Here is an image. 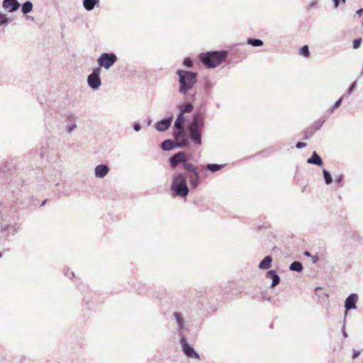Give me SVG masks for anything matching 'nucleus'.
<instances>
[{"label":"nucleus","mask_w":363,"mask_h":363,"mask_svg":"<svg viewBox=\"0 0 363 363\" xmlns=\"http://www.w3.org/2000/svg\"><path fill=\"white\" fill-rule=\"evenodd\" d=\"M205 125V114L198 110L193 114L192 120L186 125V130L189 138L196 146L201 145L202 131Z\"/></svg>","instance_id":"1"},{"label":"nucleus","mask_w":363,"mask_h":363,"mask_svg":"<svg viewBox=\"0 0 363 363\" xmlns=\"http://www.w3.org/2000/svg\"><path fill=\"white\" fill-rule=\"evenodd\" d=\"M182 350L184 355L188 358L199 359V354L194 349V347L187 342L185 335H181L179 338Z\"/></svg>","instance_id":"6"},{"label":"nucleus","mask_w":363,"mask_h":363,"mask_svg":"<svg viewBox=\"0 0 363 363\" xmlns=\"http://www.w3.org/2000/svg\"><path fill=\"white\" fill-rule=\"evenodd\" d=\"M299 54L305 57H308L310 55L308 46L306 45L302 46L299 50Z\"/></svg>","instance_id":"32"},{"label":"nucleus","mask_w":363,"mask_h":363,"mask_svg":"<svg viewBox=\"0 0 363 363\" xmlns=\"http://www.w3.org/2000/svg\"><path fill=\"white\" fill-rule=\"evenodd\" d=\"M110 168L106 164H100L94 168V175L96 178L103 179L109 172Z\"/></svg>","instance_id":"11"},{"label":"nucleus","mask_w":363,"mask_h":363,"mask_svg":"<svg viewBox=\"0 0 363 363\" xmlns=\"http://www.w3.org/2000/svg\"><path fill=\"white\" fill-rule=\"evenodd\" d=\"M100 0H83V6L88 11H92L99 5Z\"/></svg>","instance_id":"15"},{"label":"nucleus","mask_w":363,"mask_h":363,"mask_svg":"<svg viewBox=\"0 0 363 363\" xmlns=\"http://www.w3.org/2000/svg\"><path fill=\"white\" fill-rule=\"evenodd\" d=\"M363 13V9H360L359 10L357 11L356 13L358 15V16H361Z\"/></svg>","instance_id":"50"},{"label":"nucleus","mask_w":363,"mask_h":363,"mask_svg":"<svg viewBox=\"0 0 363 363\" xmlns=\"http://www.w3.org/2000/svg\"><path fill=\"white\" fill-rule=\"evenodd\" d=\"M307 162L308 164H314V165H317V166H322L323 164L322 158L315 151L312 153L311 156L308 159Z\"/></svg>","instance_id":"14"},{"label":"nucleus","mask_w":363,"mask_h":363,"mask_svg":"<svg viewBox=\"0 0 363 363\" xmlns=\"http://www.w3.org/2000/svg\"><path fill=\"white\" fill-rule=\"evenodd\" d=\"M189 179L193 188H196L199 184L200 175L198 172L189 176Z\"/></svg>","instance_id":"20"},{"label":"nucleus","mask_w":363,"mask_h":363,"mask_svg":"<svg viewBox=\"0 0 363 363\" xmlns=\"http://www.w3.org/2000/svg\"><path fill=\"white\" fill-rule=\"evenodd\" d=\"M362 26H363V22H362Z\"/></svg>","instance_id":"55"},{"label":"nucleus","mask_w":363,"mask_h":363,"mask_svg":"<svg viewBox=\"0 0 363 363\" xmlns=\"http://www.w3.org/2000/svg\"><path fill=\"white\" fill-rule=\"evenodd\" d=\"M223 166L224 164H208L206 165V168L211 172H216L220 170Z\"/></svg>","instance_id":"26"},{"label":"nucleus","mask_w":363,"mask_h":363,"mask_svg":"<svg viewBox=\"0 0 363 363\" xmlns=\"http://www.w3.org/2000/svg\"><path fill=\"white\" fill-rule=\"evenodd\" d=\"M118 60L117 55L114 52H103L97 59L99 67L106 69H110Z\"/></svg>","instance_id":"5"},{"label":"nucleus","mask_w":363,"mask_h":363,"mask_svg":"<svg viewBox=\"0 0 363 363\" xmlns=\"http://www.w3.org/2000/svg\"><path fill=\"white\" fill-rule=\"evenodd\" d=\"M173 135L176 140L185 138L184 127L181 128H174Z\"/></svg>","instance_id":"23"},{"label":"nucleus","mask_w":363,"mask_h":363,"mask_svg":"<svg viewBox=\"0 0 363 363\" xmlns=\"http://www.w3.org/2000/svg\"><path fill=\"white\" fill-rule=\"evenodd\" d=\"M193 109L194 106L189 102H186L179 107V111H182L184 114L185 113H191Z\"/></svg>","instance_id":"24"},{"label":"nucleus","mask_w":363,"mask_h":363,"mask_svg":"<svg viewBox=\"0 0 363 363\" xmlns=\"http://www.w3.org/2000/svg\"><path fill=\"white\" fill-rule=\"evenodd\" d=\"M342 101V97H340L338 100L335 101V103L330 109V112L332 113L335 109L337 108L341 105Z\"/></svg>","instance_id":"38"},{"label":"nucleus","mask_w":363,"mask_h":363,"mask_svg":"<svg viewBox=\"0 0 363 363\" xmlns=\"http://www.w3.org/2000/svg\"><path fill=\"white\" fill-rule=\"evenodd\" d=\"M334 4V7L337 8L341 0H332Z\"/></svg>","instance_id":"47"},{"label":"nucleus","mask_w":363,"mask_h":363,"mask_svg":"<svg viewBox=\"0 0 363 363\" xmlns=\"http://www.w3.org/2000/svg\"><path fill=\"white\" fill-rule=\"evenodd\" d=\"M306 146V143H303V142H298L296 144V147L297 149H301V148L305 147Z\"/></svg>","instance_id":"41"},{"label":"nucleus","mask_w":363,"mask_h":363,"mask_svg":"<svg viewBox=\"0 0 363 363\" xmlns=\"http://www.w3.org/2000/svg\"><path fill=\"white\" fill-rule=\"evenodd\" d=\"M2 6L9 12L13 13L19 9L20 4L17 0H3Z\"/></svg>","instance_id":"12"},{"label":"nucleus","mask_w":363,"mask_h":363,"mask_svg":"<svg viewBox=\"0 0 363 363\" xmlns=\"http://www.w3.org/2000/svg\"><path fill=\"white\" fill-rule=\"evenodd\" d=\"M341 1H342L343 4H345V1H346V0H341Z\"/></svg>","instance_id":"53"},{"label":"nucleus","mask_w":363,"mask_h":363,"mask_svg":"<svg viewBox=\"0 0 363 363\" xmlns=\"http://www.w3.org/2000/svg\"><path fill=\"white\" fill-rule=\"evenodd\" d=\"M133 129L135 131L138 132L141 129V125L139 123H134L133 124Z\"/></svg>","instance_id":"42"},{"label":"nucleus","mask_w":363,"mask_h":363,"mask_svg":"<svg viewBox=\"0 0 363 363\" xmlns=\"http://www.w3.org/2000/svg\"><path fill=\"white\" fill-rule=\"evenodd\" d=\"M176 147L175 142L171 139L164 140L161 143V148L164 151H169Z\"/></svg>","instance_id":"18"},{"label":"nucleus","mask_w":363,"mask_h":363,"mask_svg":"<svg viewBox=\"0 0 363 363\" xmlns=\"http://www.w3.org/2000/svg\"><path fill=\"white\" fill-rule=\"evenodd\" d=\"M323 175L326 184L329 185L333 182V178L329 171L324 169L323 170Z\"/></svg>","instance_id":"28"},{"label":"nucleus","mask_w":363,"mask_h":363,"mask_svg":"<svg viewBox=\"0 0 363 363\" xmlns=\"http://www.w3.org/2000/svg\"><path fill=\"white\" fill-rule=\"evenodd\" d=\"M65 275L67 277H69V279H72L74 276V272H69V270L67 271V272L65 273Z\"/></svg>","instance_id":"45"},{"label":"nucleus","mask_w":363,"mask_h":363,"mask_svg":"<svg viewBox=\"0 0 363 363\" xmlns=\"http://www.w3.org/2000/svg\"><path fill=\"white\" fill-rule=\"evenodd\" d=\"M171 190L174 195L182 198H186L189 189L186 183V177L182 173H175L172 176Z\"/></svg>","instance_id":"4"},{"label":"nucleus","mask_w":363,"mask_h":363,"mask_svg":"<svg viewBox=\"0 0 363 363\" xmlns=\"http://www.w3.org/2000/svg\"><path fill=\"white\" fill-rule=\"evenodd\" d=\"M356 86H357V81H354L349 86V88L347 91V94L348 95L351 94L353 92V91L356 89Z\"/></svg>","instance_id":"36"},{"label":"nucleus","mask_w":363,"mask_h":363,"mask_svg":"<svg viewBox=\"0 0 363 363\" xmlns=\"http://www.w3.org/2000/svg\"><path fill=\"white\" fill-rule=\"evenodd\" d=\"M186 160V157L185 152L183 151H180L170 157V158L169 159V162L170 166L172 168H175L179 164H183Z\"/></svg>","instance_id":"8"},{"label":"nucleus","mask_w":363,"mask_h":363,"mask_svg":"<svg viewBox=\"0 0 363 363\" xmlns=\"http://www.w3.org/2000/svg\"><path fill=\"white\" fill-rule=\"evenodd\" d=\"M267 276L272 279V282L271 284V287L273 288L277 286L280 283V277L277 274L275 270H269L267 273Z\"/></svg>","instance_id":"16"},{"label":"nucleus","mask_w":363,"mask_h":363,"mask_svg":"<svg viewBox=\"0 0 363 363\" xmlns=\"http://www.w3.org/2000/svg\"><path fill=\"white\" fill-rule=\"evenodd\" d=\"M185 117L182 111H179L177 118L174 124V128H181L184 127Z\"/></svg>","instance_id":"19"},{"label":"nucleus","mask_w":363,"mask_h":363,"mask_svg":"<svg viewBox=\"0 0 363 363\" xmlns=\"http://www.w3.org/2000/svg\"><path fill=\"white\" fill-rule=\"evenodd\" d=\"M317 5V1L314 0L309 3L308 4V9H311Z\"/></svg>","instance_id":"44"},{"label":"nucleus","mask_w":363,"mask_h":363,"mask_svg":"<svg viewBox=\"0 0 363 363\" xmlns=\"http://www.w3.org/2000/svg\"><path fill=\"white\" fill-rule=\"evenodd\" d=\"M180 140V142H175L176 147H186L189 145V142L186 138Z\"/></svg>","instance_id":"31"},{"label":"nucleus","mask_w":363,"mask_h":363,"mask_svg":"<svg viewBox=\"0 0 363 363\" xmlns=\"http://www.w3.org/2000/svg\"><path fill=\"white\" fill-rule=\"evenodd\" d=\"M67 121H69V122H71L72 123H75L76 121V118L74 115L72 114H69L67 116Z\"/></svg>","instance_id":"40"},{"label":"nucleus","mask_w":363,"mask_h":363,"mask_svg":"<svg viewBox=\"0 0 363 363\" xmlns=\"http://www.w3.org/2000/svg\"><path fill=\"white\" fill-rule=\"evenodd\" d=\"M312 258H313V263H316L318 262V259H319L318 255H314Z\"/></svg>","instance_id":"49"},{"label":"nucleus","mask_w":363,"mask_h":363,"mask_svg":"<svg viewBox=\"0 0 363 363\" xmlns=\"http://www.w3.org/2000/svg\"><path fill=\"white\" fill-rule=\"evenodd\" d=\"M344 176L340 174L335 177V182L340 185V186H342Z\"/></svg>","instance_id":"35"},{"label":"nucleus","mask_w":363,"mask_h":363,"mask_svg":"<svg viewBox=\"0 0 363 363\" xmlns=\"http://www.w3.org/2000/svg\"><path fill=\"white\" fill-rule=\"evenodd\" d=\"M247 43L253 47H260L263 45V41L258 38H248Z\"/></svg>","instance_id":"25"},{"label":"nucleus","mask_w":363,"mask_h":363,"mask_svg":"<svg viewBox=\"0 0 363 363\" xmlns=\"http://www.w3.org/2000/svg\"><path fill=\"white\" fill-rule=\"evenodd\" d=\"M183 65L188 68H191L194 66V63L189 57H186L184 59Z\"/></svg>","instance_id":"34"},{"label":"nucleus","mask_w":363,"mask_h":363,"mask_svg":"<svg viewBox=\"0 0 363 363\" xmlns=\"http://www.w3.org/2000/svg\"><path fill=\"white\" fill-rule=\"evenodd\" d=\"M342 335L344 337H347V335L345 332V325H343L342 327Z\"/></svg>","instance_id":"48"},{"label":"nucleus","mask_w":363,"mask_h":363,"mask_svg":"<svg viewBox=\"0 0 363 363\" xmlns=\"http://www.w3.org/2000/svg\"><path fill=\"white\" fill-rule=\"evenodd\" d=\"M362 43V38H356L353 40V48L357 49L359 48Z\"/></svg>","instance_id":"39"},{"label":"nucleus","mask_w":363,"mask_h":363,"mask_svg":"<svg viewBox=\"0 0 363 363\" xmlns=\"http://www.w3.org/2000/svg\"><path fill=\"white\" fill-rule=\"evenodd\" d=\"M173 315L175 318L176 322L177 323V332L180 338L181 335H185L183 331L185 326V321L182 313L179 312H174Z\"/></svg>","instance_id":"13"},{"label":"nucleus","mask_w":363,"mask_h":363,"mask_svg":"<svg viewBox=\"0 0 363 363\" xmlns=\"http://www.w3.org/2000/svg\"><path fill=\"white\" fill-rule=\"evenodd\" d=\"M361 352L360 351H358V350H354L353 351V355H352V358L353 359H356L357 357H359V355L360 354Z\"/></svg>","instance_id":"43"},{"label":"nucleus","mask_w":363,"mask_h":363,"mask_svg":"<svg viewBox=\"0 0 363 363\" xmlns=\"http://www.w3.org/2000/svg\"><path fill=\"white\" fill-rule=\"evenodd\" d=\"M272 262V257L270 255L264 257V258L259 262V269H268L271 267Z\"/></svg>","instance_id":"17"},{"label":"nucleus","mask_w":363,"mask_h":363,"mask_svg":"<svg viewBox=\"0 0 363 363\" xmlns=\"http://www.w3.org/2000/svg\"><path fill=\"white\" fill-rule=\"evenodd\" d=\"M77 128V124L76 123H71L70 125H67L66 127V131L68 133H72V131H74L75 130V128Z\"/></svg>","instance_id":"37"},{"label":"nucleus","mask_w":363,"mask_h":363,"mask_svg":"<svg viewBox=\"0 0 363 363\" xmlns=\"http://www.w3.org/2000/svg\"><path fill=\"white\" fill-rule=\"evenodd\" d=\"M2 257V253L0 252V257Z\"/></svg>","instance_id":"54"},{"label":"nucleus","mask_w":363,"mask_h":363,"mask_svg":"<svg viewBox=\"0 0 363 363\" xmlns=\"http://www.w3.org/2000/svg\"><path fill=\"white\" fill-rule=\"evenodd\" d=\"M358 300V296L357 294H350L345 299V313H347L350 310L356 309L357 308V301Z\"/></svg>","instance_id":"9"},{"label":"nucleus","mask_w":363,"mask_h":363,"mask_svg":"<svg viewBox=\"0 0 363 363\" xmlns=\"http://www.w3.org/2000/svg\"><path fill=\"white\" fill-rule=\"evenodd\" d=\"M184 167L191 173H194L195 172H198L194 165L191 163L188 162L187 159L183 164Z\"/></svg>","instance_id":"30"},{"label":"nucleus","mask_w":363,"mask_h":363,"mask_svg":"<svg viewBox=\"0 0 363 363\" xmlns=\"http://www.w3.org/2000/svg\"><path fill=\"white\" fill-rule=\"evenodd\" d=\"M289 269L291 271H294V272H301L303 271V264L301 262L299 261H294L293 262H291V264H290L289 266Z\"/></svg>","instance_id":"21"},{"label":"nucleus","mask_w":363,"mask_h":363,"mask_svg":"<svg viewBox=\"0 0 363 363\" xmlns=\"http://www.w3.org/2000/svg\"><path fill=\"white\" fill-rule=\"evenodd\" d=\"M304 255H305L306 256H307V257H310V256H311V253H310V252H308V251H306V252H304Z\"/></svg>","instance_id":"51"},{"label":"nucleus","mask_w":363,"mask_h":363,"mask_svg":"<svg viewBox=\"0 0 363 363\" xmlns=\"http://www.w3.org/2000/svg\"><path fill=\"white\" fill-rule=\"evenodd\" d=\"M172 120V116L169 118L162 119L161 121H157L155 124V128H156L157 130L160 132L166 131L170 127Z\"/></svg>","instance_id":"10"},{"label":"nucleus","mask_w":363,"mask_h":363,"mask_svg":"<svg viewBox=\"0 0 363 363\" xmlns=\"http://www.w3.org/2000/svg\"><path fill=\"white\" fill-rule=\"evenodd\" d=\"M33 8V3L30 1L24 2L21 6V11L23 14H27L32 11Z\"/></svg>","instance_id":"22"},{"label":"nucleus","mask_w":363,"mask_h":363,"mask_svg":"<svg viewBox=\"0 0 363 363\" xmlns=\"http://www.w3.org/2000/svg\"><path fill=\"white\" fill-rule=\"evenodd\" d=\"M47 202V199L44 200L42 203H41V206H43Z\"/></svg>","instance_id":"52"},{"label":"nucleus","mask_w":363,"mask_h":363,"mask_svg":"<svg viewBox=\"0 0 363 363\" xmlns=\"http://www.w3.org/2000/svg\"><path fill=\"white\" fill-rule=\"evenodd\" d=\"M227 50L208 51L199 55V60L207 68L212 69L218 67L227 59Z\"/></svg>","instance_id":"3"},{"label":"nucleus","mask_w":363,"mask_h":363,"mask_svg":"<svg viewBox=\"0 0 363 363\" xmlns=\"http://www.w3.org/2000/svg\"><path fill=\"white\" fill-rule=\"evenodd\" d=\"M355 240L359 242V243L363 245V238L360 237L359 235L355 236Z\"/></svg>","instance_id":"46"},{"label":"nucleus","mask_w":363,"mask_h":363,"mask_svg":"<svg viewBox=\"0 0 363 363\" xmlns=\"http://www.w3.org/2000/svg\"><path fill=\"white\" fill-rule=\"evenodd\" d=\"M101 72L100 67H94L87 77V84L93 90H97L101 85Z\"/></svg>","instance_id":"7"},{"label":"nucleus","mask_w":363,"mask_h":363,"mask_svg":"<svg viewBox=\"0 0 363 363\" xmlns=\"http://www.w3.org/2000/svg\"><path fill=\"white\" fill-rule=\"evenodd\" d=\"M10 22L9 18L4 13H0V26L2 25H7Z\"/></svg>","instance_id":"33"},{"label":"nucleus","mask_w":363,"mask_h":363,"mask_svg":"<svg viewBox=\"0 0 363 363\" xmlns=\"http://www.w3.org/2000/svg\"><path fill=\"white\" fill-rule=\"evenodd\" d=\"M176 74L178 76L179 94L184 95L191 90L198 81V73L189 70L179 69Z\"/></svg>","instance_id":"2"},{"label":"nucleus","mask_w":363,"mask_h":363,"mask_svg":"<svg viewBox=\"0 0 363 363\" xmlns=\"http://www.w3.org/2000/svg\"><path fill=\"white\" fill-rule=\"evenodd\" d=\"M315 130L312 129V128L309 127L308 128L303 130V138L304 140H308L310 139L314 134Z\"/></svg>","instance_id":"29"},{"label":"nucleus","mask_w":363,"mask_h":363,"mask_svg":"<svg viewBox=\"0 0 363 363\" xmlns=\"http://www.w3.org/2000/svg\"><path fill=\"white\" fill-rule=\"evenodd\" d=\"M325 122V119L323 118H320L317 121H315L311 126L313 130L315 131L320 130L323 126V123Z\"/></svg>","instance_id":"27"}]
</instances>
